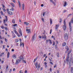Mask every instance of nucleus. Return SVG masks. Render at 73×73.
Listing matches in <instances>:
<instances>
[{"mask_svg":"<svg viewBox=\"0 0 73 73\" xmlns=\"http://www.w3.org/2000/svg\"><path fill=\"white\" fill-rule=\"evenodd\" d=\"M37 69L39 70L40 69V64H39L38 66Z\"/></svg>","mask_w":73,"mask_h":73,"instance_id":"nucleus-24","label":"nucleus"},{"mask_svg":"<svg viewBox=\"0 0 73 73\" xmlns=\"http://www.w3.org/2000/svg\"><path fill=\"white\" fill-rule=\"evenodd\" d=\"M66 27L65 25H64L63 26V29L64 31H65L66 29Z\"/></svg>","mask_w":73,"mask_h":73,"instance_id":"nucleus-10","label":"nucleus"},{"mask_svg":"<svg viewBox=\"0 0 73 73\" xmlns=\"http://www.w3.org/2000/svg\"><path fill=\"white\" fill-rule=\"evenodd\" d=\"M71 23H73V18L72 19V20L71 21Z\"/></svg>","mask_w":73,"mask_h":73,"instance_id":"nucleus-42","label":"nucleus"},{"mask_svg":"<svg viewBox=\"0 0 73 73\" xmlns=\"http://www.w3.org/2000/svg\"><path fill=\"white\" fill-rule=\"evenodd\" d=\"M25 73H27V70H26L25 72Z\"/></svg>","mask_w":73,"mask_h":73,"instance_id":"nucleus-64","label":"nucleus"},{"mask_svg":"<svg viewBox=\"0 0 73 73\" xmlns=\"http://www.w3.org/2000/svg\"><path fill=\"white\" fill-rule=\"evenodd\" d=\"M22 45H23V47H24V43L21 42L20 44V46H22Z\"/></svg>","mask_w":73,"mask_h":73,"instance_id":"nucleus-15","label":"nucleus"},{"mask_svg":"<svg viewBox=\"0 0 73 73\" xmlns=\"http://www.w3.org/2000/svg\"><path fill=\"white\" fill-rule=\"evenodd\" d=\"M42 38H44V40H46V35H44V36L42 35Z\"/></svg>","mask_w":73,"mask_h":73,"instance_id":"nucleus-7","label":"nucleus"},{"mask_svg":"<svg viewBox=\"0 0 73 73\" xmlns=\"http://www.w3.org/2000/svg\"><path fill=\"white\" fill-rule=\"evenodd\" d=\"M57 56L58 57H59L60 56V55H59V53H58L57 54Z\"/></svg>","mask_w":73,"mask_h":73,"instance_id":"nucleus-41","label":"nucleus"},{"mask_svg":"<svg viewBox=\"0 0 73 73\" xmlns=\"http://www.w3.org/2000/svg\"><path fill=\"white\" fill-rule=\"evenodd\" d=\"M2 6L3 8H5V6H4V5L2 4Z\"/></svg>","mask_w":73,"mask_h":73,"instance_id":"nucleus-62","label":"nucleus"},{"mask_svg":"<svg viewBox=\"0 0 73 73\" xmlns=\"http://www.w3.org/2000/svg\"><path fill=\"white\" fill-rule=\"evenodd\" d=\"M69 27L70 29V31H72V26H71V22H70L69 23Z\"/></svg>","mask_w":73,"mask_h":73,"instance_id":"nucleus-6","label":"nucleus"},{"mask_svg":"<svg viewBox=\"0 0 73 73\" xmlns=\"http://www.w3.org/2000/svg\"><path fill=\"white\" fill-rule=\"evenodd\" d=\"M72 15V14H68V16H67V17H70V16H71Z\"/></svg>","mask_w":73,"mask_h":73,"instance_id":"nucleus-31","label":"nucleus"},{"mask_svg":"<svg viewBox=\"0 0 73 73\" xmlns=\"http://www.w3.org/2000/svg\"><path fill=\"white\" fill-rule=\"evenodd\" d=\"M4 28L5 29V30H8V28L7 27H4Z\"/></svg>","mask_w":73,"mask_h":73,"instance_id":"nucleus-47","label":"nucleus"},{"mask_svg":"<svg viewBox=\"0 0 73 73\" xmlns=\"http://www.w3.org/2000/svg\"><path fill=\"white\" fill-rule=\"evenodd\" d=\"M55 45V42H54V41H53L52 45Z\"/></svg>","mask_w":73,"mask_h":73,"instance_id":"nucleus-53","label":"nucleus"},{"mask_svg":"<svg viewBox=\"0 0 73 73\" xmlns=\"http://www.w3.org/2000/svg\"><path fill=\"white\" fill-rule=\"evenodd\" d=\"M19 58L21 61V60H24V56L23 55H21L19 57Z\"/></svg>","mask_w":73,"mask_h":73,"instance_id":"nucleus-5","label":"nucleus"},{"mask_svg":"<svg viewBox=\"0 0 73 73\" xmlns=\"http://www.w3.org/2000/svg\"><path fill=\"white\" fill-rule=\"evenodd\" d=\"M11 6H12V7H15V5L14 4V3H11Z\"/></svg>","mask_w":73,"mask_h":73,"instance_id":"nucleus-21","label":"nucleus"},{"mask_svg":"<svg viewBox=\"0 0 73 73\" xmlns=\"http://www.w3.org/2000/svg\"><path fill=\"white\" fill-rule=\"evenodd\" d=\"M13 27H16V26H17V24H15L13 25Z\"/></svg>","mask_w":73,"mask_h":73,"instance_id":"nucleus-32","label":"nucleus"},{"mask_svg":"<svg viewBox=\"0 0 73 73\" xmlns=\"http://www.w3.org/2000/svg\"><path fill=\"white\" fill-rule=\"evenodd\" d=\"M13 58H14V59H15V58H16V55L14 54L13 55Z\"/></svg>","mask_w":73,"mask_h":73,"instance_id":"nucleus-11","label":"nucleus"},{"mask_svg":"<svg viewBox=\"0 0 73 73\" xmlns=\"http://www.w3.org/2000/svg\"><path fill=\"white\" fill-rule=\"evenodd\" d=\"M66 4H67V3H66V2H65L64 3V7H66Z\"/></svg>","mask_w":73,"mask_h":73,"instance_id":"nucleus-20","label":"nucleus"},{"mask_svg":"<svg viewBox=\"0 0 73 73\" xmlns=\"http://www.w3.org/2000/svg\"><path fill=\"white\" fill-rule=\"evenodd\" d=\"M38 63L37 62H36L35 63V65L36 68H37V67L38 66V64H37Z\"/></svg>","mask_w":73,"mask_h":73,"instance_id":"nucleus-16","label":"nucleus"},{"mask_svg":"<svg viewBox=\"0 0 73 73\" xmlns=\"http://www.w3.org/2000/svg\"><path fill=\"white\" fill-rule=\"evenodd\" d=\"M66 61L67 62H69V58H68L66 59Z\"/></svg>","mask_w":73,"mask_h":73,"instance_id":"nucleus-37","label":"nucleus"},{"mask_svg":"<svg viewBox=\"0 0 73 73\" xmlns=\"http://www.w3.org/2000/svg\"><path fill=\"white\" fill-rule=\"evenodd\" d=\"M13 3H16V1H15V0H13Z\"/></svg>","mask_w":73,"mask_h":73,"instance_id":"nucleus-58","label":"nucleus"},{"mask_svg":"<svg viewBox=\"0 0 73 73\" xmlns=\"http://www.w3.org/2000/svg\"><path fill=\"white\" fill-rule=\"evenodd\" d=\"M64 25H66V22H65V21H64Z\"/></svg>","mask_w":73,"mask_h":73,"instance_id":"nucleus-49","label":"nucleus"},{"mask_svg":"<svg viewBox=\"0 0 73 73\" xmlns=\"http://www.w3.org/2000/svg\"><path fill=\"white\" fill-rule=\"evenodd\" d=\"M22 10L23 11H24V4H22Z\"/></svg>","mask_w":73,"mask_h":73,"instance_id":"nucleus-14","label":"nucleus"},{"mask_svg":"<svg viewBox=\"0 0 73 73\" xmlns=\"http://www.w3.org/2000/svg\"><path fill=\"white\" fill-rule=\"evenodd\" d=\"M19 31L20 35H21V36H22V33H21V29H19Z\"/></svg>","mask_w":73,"mask_h":73,"instance_id":"nucleus-8","label":"nucleus"},{"mask_svg":"<svg viewBox=\"0 0 73 73\" xmlns=\"http://www.w3.org/2000/svg\"><path fill=\"white\" fill-rule=\"evenodd\" d=\"M48 42H49V40H46V44H47V43H48Z\"/></svg>","mask_w":73,"mask_h":73,"instance_id":"nucleus-56","label":"nucleus"},{"mask_svg":"<svg viewBox=\"0 0 73 73\" xmlns=\"http://www.w3.org/2000/svg\"><path fill=\"white\" fill-rule=\"evenodd\" d=\"M50 1H51V2L54 5H56V4L55 3L53 2V1H52V0H50Z\"/></svg>","mask_w":73,"mask_h":73,"instance_id":"nucleus-17","label":"nucleus"},{"mask_svg":"<svg viewBox=\"0 0 73 73\" xmlns=\"http://www.w3.org/2000/svg\"><path fill=\"white\" fill-rule=\"evenodd\" d=\"M71 73H73V67H71Z\"/></svg>","mask_w":73,"mask_h":73,"instance_id":"nucleus-26","label":"nucleus"},{"mask_svg":"<svg viewBox=\"0 0 73 73\" xmlns=\"http://www.w3.org/2000/svg\"><path fill=\"white\" fill-rule=\"evenodd\" d=\"M24 24H25L27 26H28V25H29V23H27V22H24Z\"/></svg>","mask_w":73,"mask_h":73,"instance_id":"nucleus-12","label":"nucleus"},{"mask_svg":"<svg viewBox=\"0 0 73 73\" xmlns=\"http://www.w3.org/2000/svg\"><path fill=\"white\" fill-rule=\"evenodd\" d=\"M12 23L13 24H15V19H13L12 20Z\"/></svg>","mask_w":73,"mask_h":73,"instance_id":"nucleus-25","label":"nucleus"},{"mask_svg":"<svg viewBox=\"0 0 73 73\" xmlns=\"http://www.w3.org/2000/svg\"><path fill=\"white\" fill-rule=\"evenodd\" d=\"M52 29H51L50 32V34H51L52 33Z\"/></svg>","mask_w":73,"mask_h":73,"instance_id":"nucleus-45","label":"nucleus"},{"mask_svg":"<svg viewBox=\"0 0 73 73\" xmlns=\"http://www.w3.org/2000/svg\"><path fill=\"white\" fill-rule=\"evenodd\" d=\"M1 15H4V13H3V12L2 11H1Z\"/></svg>","mask_w":73,"mask_h":73,"instance_id":"nucleus-34","label":"nucleus"},{"mask_svg":"<svg viewBox=\"0 0 73 73\" xmlns=\"http://www.w3.org/2000/svg\"><path fill=\"white\" fill-rule=\"evenodd\" d=\"M9 66H6V69L7 70L8 69V68Z\"/></svg>","mask_w":73,"mask_h":73,"instance_id":"nucleus-63","label":"nucleus"},{"mask_svg":"<svg viewBox=\"0 0 73 73\" xmlns=\"http://www.w3.org/2000/svg\"><path fill=\"white\" fill-rule=\"evenodd\" d=\"M3 23L4 24H5V20L4 19L3 20Z\"/></svg>","mask_w":73,"mask_h":73,"instance_id":"nucleus-55","label":"nucleus"},{"mask_svg":"<svg viewBox=\"0 0 73 73\" xmlns=\"http://www.w3.org/2000/svg\"><path fill=\"white\" fill-rule=\"evenodd\" d=\"M3 54H4V53H1V54H0V56H1H1H3Z\"/></svg>","mask_w":73,"mask_h":73,"instance_id":"nucleus-33","label":"nucleus"},{"mask_svg":"<svg viewBox=\"0 0 73 73\" xmlns=\"http://www.w3.org/2000/svg\"><path fill=\"white\" fill-rule=\"evenodd\" d=\"M66 49H67V50L66 51V52H68V50H69V49H68V46H66Z\"/></svg>","mask_w":73,"mask_h":73,"instance_id":"nucleus-13","label":"nucleus"},{"mask_svg":"<svg viewBox=\"0 0 73 73\" xmlns=\"http://www.w3.org/2000/svg\"><path fill=\"white\" fill-rule=\"evenodd\" d=\"M10 11H14V9L13 8H12L10 9Z\"/></svg>","mask_w":73,"mask_h":73,"instance_id":"nucleus-35","label":"nucleus"},{"mask_svg":"<svg viewBox=\"0 0 73 73\" xmlns=\"http://www.w3.org/2000/svg\"><path fill=\"white\" fill-rule=\"evenodd\" d=\"M0 41L1 42V44H2V43H3V40H1Z\"/></svg>","mask_w":73,"mask_h":73,"instance_id":"nucleus-54","label":"nucleus"},{"mask_svg":"<svg viewBox=\"0 0 73 73\" xmlns=\"http://www.w3.org/2000/svg\"><path fill=\"white\" fill-rule=\"evenodd\" d=\"M41 19L43 22V23H44V18H41Z\"/></svg>","mask_w":73,"mask_h":73,"instance_id":"nucleus-39","label":"nucleus"},{"mask_svg":"<svg viewBox=\"0 0 73 73\" xmlns=\"http://www.w3.org/2000/svg\"><path fill=\"white\" fill-rule=\"evenodd\" d=\"M21 62V60L20 59H17L16 60L15 64H18L19 63Z\"/></svg>","mask_w":73,"mask_h":73,"instance_id":"nucleus-4","label":"nucleus"},{"mask_svg":"<svg viewBox=\"0 0 73 73\" xmlns=\"http://www.w3.org/2000/svg\"><path fill=\"white\" fill-rule=\"evenodd\" d=\"M17 35L19 37H20V35L19 34H17Z\"/></svg>","mask_w":73,"mask_h":73,"instance_id":"nucleus-46","label":"nucleus"},{"mask_svg":"<svg viewBox=\"0 0 73 73\" xmlns=\"http://www.w3.org/2000/svg\"><path fill=\"white\" fill-rule=\"evenodd\" d=\"M16 42H19V40L18 39H16Z\"/></svg>","mask_w":73,"mask_h":73,"instance_id":"nucleus-57","label":"nucleus"},{"mask_svg":"<svg viewBox=\"0 0 73 73\" xmlns=\"http://www.w3.org/2000/svg\"><path fill=\"white\" fill-rule=\"evenodd\" d=\"M66 12V10H64L63 11V13H65Z\"/></svg>","mask_w":73,"mask_h":73,"instance_id":"nucleus-40","label":"nucleus"},{"mask_svg":"<svg viewBox=\"0 0 73 73\" xmlns=\"http://www.w3.org/2000/svg\"><path fill=\"white\" fill-rule=\"evenodd\" d=\"M1 28H2V29H4V26H1Z\"/></svg>","mask_w":73,"mask_h":73,"instance_id":"nucleus-52","label":"nucleus"},{"mask_svg":"<svg viewBox=\"0 0 73 73\" xmlns=\"http://www.w3.org/2000/svg\"><path fill=\"white\" fill-rule=\"evenodd\" d=\"M50 24H52V20L51 19H50Z\"/></svg>","mask_w":73,"mask_h":73,"instance_id":"nucleus-28","label":"nucleus"},{"mask_svg":"<svg viewBox=\"0 0 73 73\" xmlns=\"http://www.w3.org/2000/svg\"><path fill=\"white\" fill-rule=\"evenodd\" d=\"M26 31H27V33H31V30L30 29H27Z\"/></svg>","mask_w":73,"mask_h":73,"instance_id":"nucleus-9","label":"nucleus"},{"mask_svg":"<svg viewBox=\"0 0 73 73\" xmlns=\"http://www.w3.org/2000/svg\"><path fill=\"white\" fill-rule=\"evenodd\" d=\"M22 62H23V63H26V61L25 60H22Z\"/></svg>","mask_w":73,"mask_h":73,"instance_id":"nucleus-30","label":"nucleus"},{"mask_svg":"<svg viewBox=\"0 0 73 73\" xmlns=\"http://www.w3.org/2000/svg\"><path fill=\"white\" fill-rule=\"evenodd\" d=\"M12 36L13 38H15V37H16V35H15V34L13 33L12 34Z\"/></svg>","mask_w":73,"mask_h":73,"instance_id":"nucleus-27","label":"nucleus"},{"mask_svg":"<svg viewBox=\"0 0 73 73\" xmlns=\"http://www.w3.org/2000/svg\"><path fill=\"white\" fill-rule=\"evenodd\" d=\"M45 13H46V12H44L43 13V16H44L45 15Z\"/></svg>","mask_w":73,"mask_h":73,"instance_id":"nucleus-38","label":"nucleus"},{"mask_svg":"<svg viewBox=\"0 0 73 73\" xmlns=\"http://www.w3.org/2000/svg\"><path fill=\"white\" fill-rule=\"evenodd\" d=\"M50 63L51 64V65H53V62H50Z\"/></svg>","mask_w":73,"mask_h":73,"instance_id":"nucleus-60","label":"nucleus"},{"mask_svg":"<svg viewBox=\"0 0 73 73\" xmlns=\"http://www.w3.org/2000/svg\"><path fill=\"white\" fill-rule=\"evenodd\" d=\"M3 11L4 12H6V10H5V9H3Z\"/></svg>","mask_w":73,"mask_h":73,"instance_id":"nucleus-61","label":"nucleus"},{"mask_svg":"<svg viewBox=\"0 0 73 73\" xmlns=\"http://www.w3.org/2000/svg\"><path fill=\"white\" fill-rule=\"evenodd\" d=\"M69 54H67V58H69Z\"/></svg>","mask_w":73,"mask_h":73,"instance_id":"nucleus-44","label":"nucleus"},{"mask_svg":"<svg viewBox=\"0 0 73 73\" xmlns=\"http://www.w3.org/2000/svg\"><path fill=\"white\" fill-rule=\"evenodd\" d=\"M9 15H12V12L11 11H9L8 13Z\"/></svg>","mask_w":73,"mask_h":73,"instance_id":"nucleus-19","label":"nucleus"},{"mask_svg":"<svg viewBox=\"0 0 73 73\" xmlns=\"http://www.w3.org/2000/svg\"><path fill=\"white\" fill-rule=\"evenodd\" d=\"M66 42H64L62 44V46H65V45H66Z\"/></svg>","mask_w":73,"mask_h":73,"instance_id":"nucleus-22","label":"nucleus"},{"mask_svg":"<svg viewBox=\"0 0 73 73\" xmlns=\"http://www.w3.org/2000/svg\"><path fill=\"white\" fill-rule=\"evenodd\" d=\"M59 70H57V73H59Z\"/></svg>","mask_w":73,"mask_h":73,"instance_id":"nucleus-59","label":"nucleus"},{"mask_svg":"<svg viewBox=\"0 0 73 73\" xmlns=\"http://www.w3.org/2000/svg\"><path fill=\"white\" fill-rule=\"evenodd\" d=\"M14 32H15V33L16 34V35H17V34H18V33H17V31H16V30H15Z\"/></svg>","mask_w":73,"mask_h":73,"instance_id":"nucleus-48","label":"nucleus"},{"mask_svg":"<svg viewBox=\"0 0 73 73\" xmlns=\"http://www.w3.org/2000/svg\"><path fill=\"white\" fill-rule=\"evenodd\" d=\"M70 62L69 63V64L70 65V64H71V63H70V62H71V63H72V64H73V58L72 57H71L70 58Z\"/></svg>","mask_w":73,"mask_h":73,"instance_id":"nucleus-2","label":"nucleus"},{"mask_svg":"<svg viewBox=\"0 0 73 73\" xmlns=\"http://www.w3.org/2000/svg\"><path fill=\"white\" fill-rule=\"evenodd\" d=\"M36 34L35 33L34 35L33 36L32 38L33 40H35L36 38Z\"/></svg>","mask_w":73,"mask_h":73,"instance_id":"nucleus-3","label":"nucleus"},{"mask_svg":"<svg viewBox=\"0 0 73 73\" xmlns=\"http://www.w3.org/2000/svg\"><path fill=\"white\" fill-rule=\"evenodd\" d=\"M38 58V57H36V58L34 59L33 61L34 62H36V60H37Z\"/></svg>","mask_w":73,"mask_h":73,"instance_id":"nucleus-18","label":"nucleus"},{"mask_svg":"<svg viewBox=\"0 0 73 73\" xmlns=\"http://www.w3.org/2000/svg\"><path fill=\"white\" fill-rule=\"evenodd\" d=\"M64 38L65 40H67L68 39V34L66 33L64 36Z\"/></svg>","mask_w":73,"mask_h":73,"instance_id":"nucleus-1","label":"nucleus"},{"mask_svg":"<svg viewBox=\"0 0 73 73\" xmlns=\"http://www.w3.org/2000/svg\"><path fill=\"white\" fill-rule=\"evenodd\" d=\"M18 2L19 3V5H20V1L18 0Z\"/></svg>","mask_w":73,"mask_h":73,"instance_id":"nucleus-51","label":"nucleus"},{"mask_svg":"<svg viewBox=\"0 0 73 73\" xmlns=\"http://www.w3.org/2000/svg\"><path fill=\"white\" fill-rule=\"evenodd\" d=\"M62 19H60V23H61V22H62Z\"/></svg>","mask_w":73,"mask_h":73,"instance_id":"nucleus-43","label":"nucleus"},{"mask_svg":"<svg viewBox=\"0 0 73 73\" xmlns=\"http://www.w3.org/2000/svg\"><path fill=\"white\" fill-rule=\"evenodd\" d=\"M5 17H6L5 21H6L7 22V21H8V19H7V16H5Z\"/></svg>","mask_w":73,"mask_h":73,"instance_id":"nucleus-29","label":"nucleus"},{"mask_svg":"<svg viewBox=\"0 0 73 73\" xmlns=\"http://www.w3.org/2000/svg\"><path fill=\"white\" fill-rule=\"evenodd\" d=\"M50 42V44H52V40H49Z\"/></svg>","mask_w":73,"mask_h":73,"instance_id":"nucleus-36","label":"nucleus"},{"mask_svg":"<svg viewBox=\"0 0 73 73\" xmlns=\"http://www.w3.org/2000/svg\"><path fill=\"white\" fill-rule=\"evenodd\" d=\"M59 27V26L58 25H56V28H58V27Z\"/></svg>","mask_w":73,"mask_h":73,"instance_id":"nucleus-50","label":"nucleus"},{"mask_svg":"<svg viewBox=\"0 0 73 73\" xmlns=\"http://www.w3.org/2000/svg\"><path fill=\"white\" fill-rule=\"evenodd\" d=\"M10 54V53L9 52H8L7 54V58H9V55Z\"/></svg>","mask_w":73,"mask_h":73,"instance_id":"nucleus-23","label":"nucleus"}]
</instances>
